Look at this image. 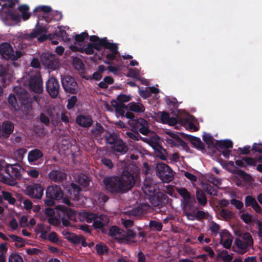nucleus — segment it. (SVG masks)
Returning a JSON list of instances; mask_svg holds the SVG:
<instances>
[{"instance_id": "obj_1", "label": "nucleus", "mask_w": 262, "mask_h": 262, "mask_svg": "<svg viewBox=\"0 0 262 262\" xmlns=\"http://www.w3.org/2000/svg\"><path fill=\"white\" fill-rule=\"evenodd\" d=\"M103 183L105 189L114 194H121L131 189L135 184L134 176L128 171L124 170L121 176L105 178Z\"/></svg>"}, {"instance_id": "obj_2", "label": "nucleus", "mask_w": 262, "mask_h": 262, "mask_svg": "<svg viewBox=\"0 0 262 262\" xmlns=\"http://www.w3.org/2000/svg\"><path fill=\"white\" fill-rule=\"evenodd\" d=\"M9 103L15 110H21L28 119L33 117V99L24 89H18L16 95L11 94L8 99Z\"/></svg>"}, {"instance_id": "obj_3", "label": "nucleus", "mask_w": 262, "mask_h": 262, "mask_svg": "<svg viewBox=\"0 0 262 262\" xmlns=\"http://www.w3.org/2000/svg\"><path fill=\"white\" fill-rule=\"evenodd\" d=\"M23 167L18 163L8 164L6 166L5 172L8 176L0 173V181L10 186H15L17 180L21 179Z\"/></svg>"}, {"instance_id": "obj_4", "label": "nucleus", "mask_w": 262, "mask_h": 262, "mask_svg": "<svg viewBox=\"0 0 262 262\" xmlns=\"http://www.w3.org/2000/svg\"><path fill=\"white\" fill-rule=\"evenodd\" d=\"M0 54L6 60L15 61L23 56V53L20 50L14 51L10 43L5 42L0 44Z\"/></svg>"}, {"instance_id": "obj_5", "label": "nucleus", "mask_w": 262, "mask_h": 262, "mask_svg": "<svg viewBox=\"0 0 262 262\" xmlns=\"http://www.w3.org/2000/svg\"><path fill=\"white\" fill-rule=\"evenodd\" d=\"M46 199L45 204L49 206H54L55 200H59L63 198V193L59 186L55 185L48 187L46 191Z\"/></svg>"}, {"instance_id": "obj_6", "label": "nucleus", "mask_w": 262, "mask_h": 262, "mask_svg": "<svg viewBox=\"0 0 262 262\" xmlns=\"http://www.w3.org/2000/svg\"><path fill=\"white\" fill-rule=\"evenodd\" d=\"M157 175L163 183H169L173 178V171L171 168L166 164L159 163L155 168Z\"/></svg>"}, {"instance_id": "obj_7", "label": "nucleus", "mask_w": 262, "mask_h": 262, "mask_svg": "<svg viewBox=\"0 0 262 262\" xmlns=\"http://www.w3.org/2000/svg\"><path fill=\"white\" fill-rule=\"evenodd\" d=\"M106 37L102 38L99 42L89 43L86 47H78L74 45H71L70 49L73 52L78 51L81 53L87 55H92L94 53V50H100L102 48V42H104Z\"/></svg>"}, {"instance_id": "obj_8", "label": "nucleus", "mask_w": 262, "mask_h": 262, "mask_svg": "<svg viewBox=\"0 0 262 262\" xmlns=\"http://www.w3.org/2000/svg\"><path fill=\"white\" fill-rule=\"evenodd\" d=\"M62 86L67 93L76 94L78 92V84L75 79L70 75H61Z\"/></svg>"}, {"instance_id": "obj_9", "label": "nucleus", "mask_w": 262, "mask_h": 262, "mask_svg": "<svg viewBox=\"0 0 262 262\" xmlns=\"http://www.w3.org/2000/svg\"><path fill=\"white\" fill-rule=\"evenodd\" d=\"M235 244L236 247L241 250L239 253L243 254L248 250V248L253 245V240L251 235L246 232L242 236V238H236L235 241Z\"/></svg>"}, {"instance_id": "obj_10", "label": "nucleus", "mask_w": 262, "mask_h": 262, "mask_svg": "<svg viewBox=\"0 0 262 262\" xmlns=\"http://www.w3.org/2000/svg\"><path fill=\"white\" fill-rule=\"evenodd\" d=\"M150 206L147 203H142L137 207L125 212V214L130 218L141 219L146 214Z\"/></svg>"}, {"instance_id": "obj_11", "label": "nucleus", "mask_w": 262, "mask_h": 262, "mask_svg": "<svg viewBox=\"0 0 262 262\" xmlns=\"http://www.w3.org/2000/svg\"><path fill=\"white\" fill-rule=\"evenodd\" d=\"M56 208L60 211L63 215L61 217L62 225L68 227L70 225L69 220L73 221L75 219L76 213L72 209L63 205H58Z\"/></svg>"}, {"instance_id": "obj_12", "label": "nucleus", "mask_w": 262, "mask_h": 262, "mask_svg": "<svg viewBox=\"0 0 262 262\" xmlns=\"http://www.w3.org/2000/svg\"><path fill=\"white\" fill-rule=\"evenodd\" d=\"M46 89L52 98H56L60 90L58 80L54 77L49 78L46 83Z\"/></svg>"}, {"instance_id": "obj_13", "label": "nucleus", "mask_w": 262, "mask_h": 262, "mask_svg": "<svg viewBox=\"0 0 262 262\" xmlns=\"http://www.w3.org/2000/svg\"><path fill=\"white\" fill-rule=\"evenodd\" d=\"M177 191L183 200L184 207L190 209L196 203L194 196H192L190 193L185 187L177 188Z\"/></svg>"}, {"instance_id": "obj_14", "label": "nucleus", "mask_w": 262, "mask_h": 262, "mask_svg": "<svg viewBox=\"0 0 262 262\" xmlns=\"http://www.w3.org/2000/svg\"><path fill=\"white\" fill-rule=\"evenodd\" d=\"M146 198L149 200L152 206L161 208L167 201L168 196L161 192L156 191Z\"/></svg>"}, {"instance_id": "obj_15", "label": "nucleus", "mask_w": 262, "mask_h": 262, "mask_svg": "<svg viewBox=\"0 0 262 262\" xmlns=\"http://www.w3.org/2000/svg\"><path fill=\"white\" fill-rule=\"evenodd\" d=\"M44 189L39 184L28 185L26 189V194L33 199H40L43 194Z\"/></svg>"}, {"instance_id": "obj_16", "label": "nucleus", "mask_w": 262, "mask_h": 262, "mask_svg": "<svg viewBox=\"0 0 262 262\" xmlns=\"http://www.w3.org/2000/svg\"><path fill=\"white\" fill-rule=\"evenodd\" d=\"M102 44L103 48L108 49L111 52L110 53L106 54V58L111 61L115 60L116 55L119 53L117 44L108 42L107 37H106L104 42H102Z\"/></svg>"}, {"instance_id": "obj_17", "label": "nucleus", "mask_w": 262, "mask_h": 262, "mask_svg": "<svg viewBox=\"0 0 262 262\" xmlns=\"http://www.w3.org/2000/svg\"><path fill=\"white\" fill-rule=\"evenodd\" d=\"M48 28L42 24L39 25L38 23L35 26V28L30 33H27L24 35V38L28 40H31L39 35L47 33Z\"/></svg>"}, {"instance_id": "obj_18", "label": "nucleus", "mask_w": 262, "mask_h": 262, "mask_svg": "<svg viewBox=\"0 0 262 262\" xmlns=\"http://www.w3.org/2000/svg\"><path fill=\"white\" fill-rule=\"evenodd\" d=\"M169 137H166L165 140L167 144L172 146L178 147L180 145L183 146L186 143L179 137L177 133L171 132H166Z\"/></svg>"}, {"instance_id": "obj_19", "label": "nucleus", "mask_w": 262, "mask_h": 262, "mask_svg": "<svg viewBox=\"0 0 262 262\" xmlns=\"http://www.w3.org/2000/svg\"><path fill=\"white\" fill-rule=\"evenodd\" d=\"M49 179L55 183L63 182L67 178V174L63 170L53 169L48 173Z\"/></svg>"}, {"instance_id": "obj_20", "label": "nucleus", "mask_w": 262, "mask_h": 262, "mask_svg": "<svg viewBox=\"0 0 262 262\" xmlns=\"http://www.w3.org/2000/svg\"><path fill=\"white\" fill-rule=\"evenodd\" d=\"M153 183V180L150 178H146L143 182L142 189L146 197L156 192L155 186Z\"/></svg>"}, {"instance_id": "obj_21", "label": "nucleus", "mask_w": 262, "mask_h": 262, "mask_svg": "<svg viewBox=\"0 0 262 262\" xmlns=\"http://www.w3.org/2000/svg\"><path fill=\"white\" fill-rule=\"evenodd\" d=\"M29 86L30 90L36 93H41L43 90L42 81L37 77L30 78L29 81Z\"/></svg>"}, {"instance_id": "obj_22", "label": "nucleus", "mask_w": 262, "mask_h": 262, "mask_svg": "<svg viewBox=\"0 0 262 262\" xmlns=\"http://www.w3.org/2000/svg\"><path fill=\"white\" fill-rule=\"evenodd\" d=\"M93 121L92 117L90 115H78L76 118V123L79 126L83 127H89L93 124Z\"/></svg>"}, {"instance_id": "obj_23", "label": "nucleus", "mask_w": 262, "mask_h": 262, "mask_svg": "<svg viewBox=\"0 0 262 262\" xmlns=\"http://www.w3.org/2000/svg\"><path fill=\"white\" fill-rule=\"evenodd\" d=\"M2 137L8 138L14 130V124L9 121H5L1 125Z\"/></svg>"}, {"instance_id": "obj_24", "label": "nucleus", "mask_w": 262, "mask_h": 262, "mask_svg": "<svg viewBox=\"0 0 262 262\" xmlns=\"http://www.w3.org/2000/svg\"><path fill=\"white\" fill-rule=\"evenodd\" d=\"M120 241L123 243H135L136 241L134 238L136 236V233L132 229H127L126 231H122Z\"/></svg>"}, {"instance_id": "obj_25", "label": "nucleus", "mask_w": 262, "mask_h": 262, "mask_svg": "<svg viewBox=\"0 0 262 262\" xmlns=\"http://www.w3.org/2000/svg\"><path fill=\"white\" fill-rule=\"evenodd\" d=\"M109 221L108 219L102 214L99 215L98 219H96L93 222V226L96 229H100L104 233L103 231L104 225L106 224Z\"/></svg>"}, {"instance_id": "obj_26", "label": "nucleus", "mask_w": 262, "mask_h": 262, "mask_svg": "<svg viewBox=\"0 0 262 262\" xmlns=\"http://www.w3.org/2000/svg\"><path fill=\"white\" fill-rule=\"evenodd\" d=\"M43 157V154L38 149H35L30 151L28 155V161L30 162H35Z\"/></svg>"}, {"instance_id": "obj_27", "label": "nucleus", "mask_w": 262, "mask_h": 262, "mask_svg": "<svg viewBox=\"0 0 262 262\" xmlns=\"http://www.w3.org/2000/svg\"><path fill=\"white\" fill-rule=\"evenodd\" d=\"M112 149L114 151L119 152L122 155L125 154L128 150L127 146L122 140H120L116 144H115L112 147Z\"/></svg>"}, {"instance_id": "obj_28", "label": "nucleus", "mask_w": 262, "mask_h": 262, "mask_svg": "<svg viewBox=\"0 0 262 262\" xmlns=\"http://www.w3.org/2000/svg\"><path fill=\"white\" fill-rule=\"evenodd\" d=\"M196 199L199 204L204 206L207 203V198L205 192L201 189H197L196 190Z\"/></svg>"}, {"instance_id": "obj_29", "label": "nucleus", "mask_w": 262, "mask_h": 262, "mask_svg": "<svg viewBox=\"0 0 262 262\" xmlns=\"http://www.w3.org/2000/svg\"><path fill=\"white\" fill-rule=\"evenodd\" d=\"M63 234L65 236V238L72 243L74 244H79L80 243L81 236L67 231H63Z\"/></svg>"}, {"instance_id": "obj_30", "label": "nucleus", "mask_w": 262, "mask_h": 262, "mask_svg": "<svg viewBox=\"0 0 262 262\" xmlns=\"http://www.w3.org/2000/svg\"><path fill=\"white\" fill-rule=\"evenodd\" d=\"M187 139L190 141L191 143L198 149H204L205 145L199 138L187 135Z\"/></svg>"}, {"instance_id": "obj_31", "label": "nucleus", "mask_w": 262, "mask_h": 262, "mask_svg": "<svg viewBox=\"0 0 262 262\" xmlns=\"http://www.w3.org/2000/svg\"><path fill=\"white\" fill-rule=\"evenodd\" d=\"M147 121L143 118H136L135 119L132 120L131 122H128V124L130 126L132 127V129L138 130L140 127L143 124L146 125Z\"/></svg>"}, {"instance_id": "obj_32", "label": "nucleus", "mask_w": 262, "mask_h": 262, "mask_svg": "<svg viewBox=\"0 0 262 262\" xmlns=\"http://www.w3.org/2000/svg\"><path fill=\"white\" fill-rule=\"evenodd\" d=\"M215 146L220 149L232 148L233 142L230 140H217Z\"/></svg>"}, {"instance_id": "obj_33", "label": "nucleus", "mask_w": 262, "mask_h": 262, "mask_svg": "<svg viewBox=\"0 0 262 262\" xmlns=\"http://www.w3.org/2000/svg\"><path fill=\"white\" fill-rule=\"evenodd\" d=\"M127 107L132 112L136 113H143L145 111V107L142 104H139L135 102L128 103Z\"/></svg>"}, {"instance_id": "obj_34", "label": "nucleus", "mask_w": 262, "mask_h": 262, "mask_svg": "<svg viewBox=\"0 0 262 262\" xmlns=\"http://www.w3.org/2000/svg\"><path fill=\"white\" fill-rule=\"evenodd\" d=\"M76 181L79 185L86 187L89 185V179L85 174L81 173L77 176Z\"/></svg>"}, {"instance_id": "obj_35", "label": "nucleus", "mask_w": 262, "mask_h": 262, "mask_svg": "<svg viewBox=\"0 0 262 262\" xmlns=\"http://www.w3.org/2000/svg\"><path fill=\"white\" fill-rule=\"evenodd\" d=\"M125 137L128 139L130 141H138L140 140V135L138 130L132 129V132H125Z\"/></svg>"}, {"instance_id": "obj_36", "label": "nucleus", "mask_w": 262, "mask_h": 262, "mask_svg": "<svg viewBox=\"0 0 262 262\" xmlns=\"http://www.w3.org/2000/svg\"><path fill=\"white\" fill-rule=\"evenodd\" d=\"M122 230H121L118 227L114 226L110 228L108 235L113 237L117 238L121 237Z\"/></svg>"}, {"instance_id": "obj_37", "label": "nucleus", "mask_w": 262, "mask_h": 262, "mask_svg": "<svg viewBox=\"0 0 262 262\" xmlns=\"http://www.w3.org/2000/svg\"><path fill=\"white\" fill-rule=\"evenodd\" d=\"M160 138L159 137L155 134L152 137L149 138V141L148 144L153 148L155 150L156 148H160L161 145L159 144Z\"/></svg>"}, {"instance_id": "obj_38", "label": "nucleus", "mask_w": 262, "mask_h": 262, "mask_svg": "<svg viewBox=\"0 0 262 262\" xmlns=\"http://www.w3.org/2000/svg\"><path fill=\"white\" fill-rule=\"evenodd\" d=\"M106 142L110 144H116L118 141L121 140L115 133L109 134L108 136L105 135Z\"/></svg>"}, {"instance_id": "obj_39", "label": "nucleus", "mask_w": 262, "mask_h": 262, "mask_svg": "<svg viewBox=\"0 0 262 262\" xmlns=\"http://www.w3.org/2000/svg\"><path fill=\"white\" fill-rule=\"evenodd\" d=\"M149 227L151 231H161L162 230L163 225L161 222L155 220H150L149 223Z\"/></svg>"}, {"instance_id": "obj_40", "label": "nucleus", "mask_w": 262, "mask_h": 262, "mask_svg": "<svg viewBox=\"0 0 262 262\" xmlns=\"http://www.w3.org/2000/svg\"><path fill=\"white\" fill-rule=\"evenodd\" d=\"M1 193H2L3 200L8 201L10 204L13 205L15 203L16 200L13 197L11 193L5 190H2Z\"/></svg>"}, {"instance_id": "obj_41", "label": "nucleus", "mask_w": 262, "mask_h": 262, "mask_svg": "<svg viewBox=\"0 0 262 262\" xmlns=\"http://www.w3.org/2000/svg\"><path fill=\"white\" fill-rule=\"evenodd\" d=\"M52 58V57H51V59L50 58H46L44 63L48 69L55 70L57 68V62Z\"/></svg>"}, {"instance_id": "obj_42", "label": "nucleus", "mask_w": 262, "mask_h": 262, "mask_svg": "<svg viewBox=\"0 0 262 262\" xmlns=\"http://www.w3.org/2000/svg\"><path fill=\"white\" fill-rule=\"evenodd\" d=\"M155 151L157 157L159 158L160 159L162 160H166L167 157V152L166 150L163 148L162 146H161L160 148H156V149H155Z\"/></svg>"}, {"instance_id": "obj_43", "label": "nucleus", "mask_w": 262, "mask_h": 262, "mask_svg": "<svg viewBox=\"0 0 262 262\" xmlns=\"http://www.w3.org/2000/svg\"><path fill=\"white\" fill-rule=\"evenodd\" d=\"M89 34L87 32H83L79 34H76L75 36V41L73 45L76 46L77 42H83L85 39L88 38Z\"/></svg>"}, {"instance_id": "obj_44", "label": "nucleus", "mask_w": 262, "mask_h": 262, "mask_svg": "<svg viewBox=\"0 0 262 262\" xmlns=\"http://www.w3.org/2000/svg\"><path fill=\"white\" fill-rule=\"evenodd\" d=\"M7 250L8 248L5 244H1L0 245V262H6L5 255Z\"/></svg>"}, {"instance_id": "obj_45", "label": "nucleus", "mask_w": 262, "mask_h": 262, "mask_svg": "<svg viewBox=\"0 0 262 262\" xmlns=\"http://www.w3.org/2000/svg\"><path fill=\"white\" fill-rule=\"evenodd\" d=\"M221 216L225 220L231 219L233 216V213L226 209H222L220 211Z\"/></svg>"}, {"instance_id": "obj_46", "label": "nucleus", "mask_w": 262, "mask_h": 262, "mask_svg": "<svg viewBox=\"0 0 262 262\" xmlns=\"http://www.w3.org/2000/svg\"><path fill=\"white\" fill-rule=\"evenodd\" d=\"M95 249L99 255H104L108 252V247L103 244H97L95 246Z\"/></svg>"}, {"instance_id": "obj_47", "label": "nucleus", "mask_w": 262, "mask_h": 262, "mask_svg": "<svg viewBox=\"0 0 262 262\" xmlns=\"http://www.w3.org/2000/svg\"><path fill=\"white\" fill-rule=\"evenodd\" d=\"M59 30L58 31H56L53 33H50V40H51L52 44L56 45L58 43V40L60 39L59 35Z\"/></svg>"}, {"instance_id": "obj_48", "label": "nucleus", "mask_w": 262, "mask_h": 262, "mask_svg": "<svg viewBox=\"0 0 262 262\" xmlns=\"http://www.w3.org/2000/svg\"><path fill=\"white\" fill-rule=\"evenodd\" d=\"M8 262H24L22 257L18 254L12 253L9 257Z\"/></svg>"}, {"instance_id": "obj_49", "label": "nucleus", "mask_w": 262, "mask_h": 262, "mask_svg": "<svg viewBox=\"0 0 262 262\" xmlns=\"http://www.w3.org/2000/svg\"><path fill=\"white\" fill-rule=\"evenodd\" d=\"M73 64L75 69L77 70H83L84 68V64L79 58H75L73 60Z\"/></svg>"}, {"instance_id": "obj_50", "label": "nucleus", "mask_w": 262, "mask_h": 262, "mask_svg": "<svg viewBox=\"0 0 262 262\" xmlns=\"http://www.w3.org/2000/svg\"><path fill=\"white\" fill-rule=\"evenodd\" d=\"M81 189L80 187L74 183H72L71 184L70 188L69 189V191L70 194H72V191H73L74 195L78 194L81 191Z\"/></svg>"}, {"instance_id": "obj_51", "label": "nucleus", "mask_w": 262, "mask_h": 262, "mask_svg": "<svg viewBox=\"0 0 262 262\" xmlns=\"http://www.w3.org/2000/svg\"><path fill=\"white\" fill-rule=\"evenodd\" d=\"M256 199L251 195H247L245 198V205L246 207H252L256 201Z\"/></svg>"}, {"instance_id": "obj_52", "label": "nucleus", "mask_w": 262, "mask_h": 262, "mask_svg": "<svg viewBox=\"0 0 262 262\" xmlns=\"http://www.w3.org/2000/svg\"><path fill=\"white\" fill-rule=\"evenodd\" d=\"M205 190L206 192L210 195L214 196H217V190L216 188H215L213 186L210 185H208L206 186Z\"/></svg>"}, {"instance_id": "obj_53", "label": "nucleus", "mask_w": 262, "mask_h": 262, "mask_svg": "<svg viewBox=\"0 0 262 262\" xmlns=\"http://www.w3.org/2000/svg\"><path fill=\"white\" fill-rule=\"evenodd\" d=\"M138 131L139 133H140L143 135L146 136L148 135L151 132V131L149 129L148 122L147 121L146 125L143 124L141 127H140V128L138 129Z\"/></svg>"}, {"instance_id": "obj_54", "label": "nucleus", "mask_w": 262, "mask_h": 262, "mask_svg": "<svg viewBox=\"0 0 262 262\" xmlns=\"http://www.w3.org/2000/svg\"><path fill=\"white\" fill-rule=\"evenodd\" d=\"M104 132V128L102 127V126L99 123H96V126L92 130V132L93 133L94 135H100L102 133H103Z\"/></svg>"}, {"instance_id": "obj_55", "label": "nucleus", "mask_w": 262, "mask_h": 262, "mask_svg": "<svg viewBox=\"0 0 262 262\" xmlns=\"http://www.w3.org/2000/svg\"><path fill=\"white\" fill-rule=\"evenodd\" d=\"M117 100L122 104H123L124 102L129 101L131 100V97L128 95L121 94L117 96Z\"/></svg>"}, {"instance_id": "obj_56", "label": "nucleus", "mask_w": 262, "mask_h": 262, "mask_svg": "<svg viewBox=\"0 0 262 262\" xmlns=\"http://www.w3.org/2000/svg\"><path fill=\"white\" fill-rule=\"evenodd\" d=\"M52 11V8L51 7L48 6H40L37 7L35 8L34 10V12L35 11H39V12H43L46 13H48Z\"/></svg>"}, {"instance_id": "obj_57", "label": "nucleus", "mask_w": 262, "mask_h": 262, "mask_svg": "<svg viewBox=\"0 0 262 262\" xmlns=\"http://www.w3.org/2000/svg\"><path fill=\"white\" fill-rule=\"evenodd\" d=\"M77 101V98L76 96H72L70 99H69L67 106L68 109L70 110L73 108L75 106Z\"/></svg>"}, {"instance_id": "obj_58", "label": "nucleus", "mask_w": 262, "mask_h": 262, "mask_svg": "<svg viewBox=\"0 0 262 262\" xmlns=\"http://www.w3.org/2000/svg\"><path fill=\"white\" fill-rule=\"evenodd\" d=\"M48 239L51 242L57 243L59 241L58 234L55 232H51L48 237Z\"/></svg>"}, {"instance_id": "obj_59", "label": "nucleus", "mask_w": 262, "mask_h": 262, "mask_svg": "<svg viewBox=\"0 0 262 262\" xmlns=\"http://www.w3.org/2000/svg\"><path fill=\"white\" fill-rule=\"evenodd\" d=\"M101 163L109 169H112L114 167V164L112 160L106 158H102L101 160Z\"/></svg>"}, {"instance_id": "obj_60", "label": "nucleus", "mask_w": 262, "mask_h": 262, "mask_svg": "<svg viewBox=\"0 0 262 262\" xmlns=\"http://www.w3.org/2000/svg\"><path fill=\"white\" fill-rule=\"evenodd\" d=\"M230 202L236 209L239 210L241 209L244 206V204L242 201L235 199H232Z\"/></svg>"}, {"instance_id": "obj_61", "label": "nucleus", "mask_w": 262, "mask_h": 262, "mask_svg": "<svg viewBox=\"0 0 262 262\" xmlns=\"http://www.w3.org/2000/svg\"><path fill=\"white\" fill-rule=\"evenodd\" d=\"M209 229L213 233L217 234L220 230V226L216 223L212 222Z\"/></svg>"}, {"instance_id": "obj_62", "label": "nucleus", "mask_w": 262, "mask_h": 262, "mask_svg": "<svg viewBox=\"0 0 262 262\" xmlns=\"http://www.w3.org/2000/svg\"><path fill=\"white\" fill-rule=\"evenodd\" d=\"M251 150L254 152L262 154V144L254 143L252 145Z\"/></svg>"}, {"instance_id": "obj_63", "label": "nucleus", "mask_w": 262, "mask_h": 262, "mask_svg": "<svg viewBox=\"0 0 262 262\" xmlns=\"http://www.w3.org/2000/svg\"><path fill=\"white\" fill-rule=\"evenodd\" d=\"M59 35L60 39L64 40V41H69L70 39L69 38V35L67 32L63 29H59Z\"/></svg>"}, {"instance_id": "obj_64", "label": "nucleus", "mask_w": 262, "mask_h": 262, "mask_svg": "<svg viewBox=\"0 0 262 262\" xmlns=\"http://www.w3.org/2000/svg\"><path fill=\"white\" fill-rule=\"evenodd\" d=\"M122 224L126 228H130L134 225V221L130 219H122Z\"/></svg>"}]
</instances>
